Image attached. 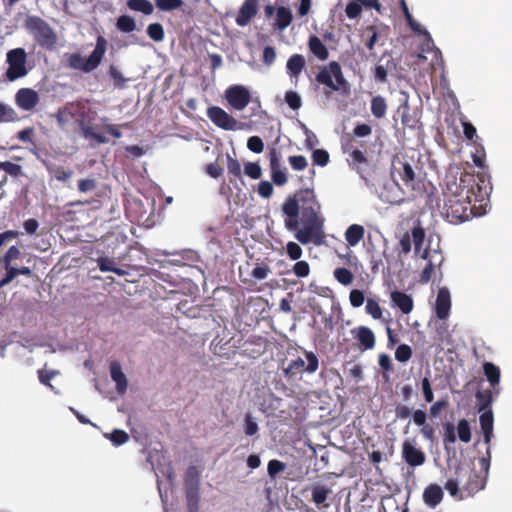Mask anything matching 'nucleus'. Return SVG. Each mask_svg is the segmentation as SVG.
Instances as JSON below:
<instances>
[{
  "label": "nucleus",
  "mask_w": 512,
  "mask_h": 512,
  "mask_svg": "<svg viewBox=\"0 0 512 512\" xmlns=\"http://www.w3.org/2000/svg\"><path fill=\"white\" fill-rule=\"evenodd\" d=\"M349 300L351 306L358 308L362 306L365 301L364 293L361 290L353 289L350 291Z\"/></svg>",
  "instance_id": "obj_60"
},
{
  "label": "nucleus",
  "mask_w": 512,
  "mask_h": 512,
  "mask_svg": "<svg viewBox=\"0 0 512 512\" xmlns=\"http://www.w3.org/2000/svg\"><path fill=\"white\" fill-rule=\"evenodd\" d=\"M286 252L291 260H299L303 253L300 245L293 241L287 243Z\"/></svg>",
  "instance_id": "obj_54"
},
{
  "label": "nucleus",
  "mask_w": 512,
  "mask_h": 512,
  "mask_svg": "<svg viewBox=\"0 0 512 512\" xmlns=\"http://www.w3.org/2000/svg\"><path fill=\"white\" fill-rule=\"evenodd\" d=\"M354 338L360 343L363 350H371L375 347L376 338L374 332L367 326H359L351 330Z\"/></svg>",
  "instance_id": "obj_18"
},
{
  "label": "nucleus",
  "mask_w": 512,
  "mask_h": 512,
  "mask_svg": "<svg viewBox=\"0 0 512 512\" xmlns=\"http://www.w3.org/2000/svg\"><path fill=\"white\" fill-rule=\"evenodd\" d=\"M226 160L227 171L230 176L229 181L232 183L235 179H241L242 171L240 162L230 154H226Z\"/></svg>",
  "instance_id": "obj_33"
},
{
  "label": "nucleus",
  "mask_w": 512,
  "mask_h": 512,
  "mask_svg": "<svg viewBox=\"0 0 512 512\" xmlns=\"http://www.w3.org/2000/svg\"><path fill=\"white\" fill-rule=\"evenodd\" d=\"M225 98L235 110H243L251 101L248 88L243 85H231L225 90Z\"/></svg>",
  "instance_id": "obj_12"
},
{
  "label": "nucleus",
  "mask_w": 512,
  "mask_h": 512,
  "mask_svg": "<svg viewBox=\"0 0 512 512\" xmlns=\"http://www.w3.org/2000/svg\"><path fill=\"white\" fill-rule=\"evenodd\" d=\"M480 471L468 465H458L454 476L450 477L444 485L448 493L458 500L473 497L486 486L490 465L491 451L487 448L486 455L479 459Z\"/></svg>",
  "instance_id": "obj_3"
},
{
  "label": "nucleus",
  "mask_w": 512,
  "mask_h": 512,
  "mask_svg": "<svg viewBox=\"0 0 512 512\" xmlns=\"http://www.w3.org/2000/svg\"><path fill=\"white\" fill-rule=\"evenodd\" d=\"M391 175L398 177L407 189L421 191L422 183L415 173L411 161L405 155H395L391 163Z\"/></svg>",
  "instance_id": "obj_7"
},
{
  "label": "nucleus",
  "mask_w": 512,
  "mask_h": 512,
  "mask_svg": "<svg viewBox=\"0 0 512 512\" xmlns=\"http://www.w3.org/2000/svg\"><path fill=\"white\" fill-rule=\"evenodd\" d=\"M365 310H366V313L369 314L373 319H375V320L382 319V315H383L382 308L380 307L379 303L376 300H374L372 298H368L366 301Z\"/></svg>",
  "instance_id": "obj_41"
},
{
  "label": "nucleus",
  "mask_w": 512,
  "mask_h": 512,
  "mask_svg": "<svg viewBox=\"0 0 512 512\" xmlns=\"http://www.w3.org/2000/svg\"><path fill=\"white\" fill-rule=\"evenodd\" d=\"M344 153L348 154L347 163L354 169L361 178L370 167V153L366 141H357L354 138L348 139L342 144Z\"/></svg>",
  "instance_id": "obj_5"
},
{
  "label": "nucleus",
  "mask_w": 512,
  "mask_h": 512,
  "mask_svg": "<svg viewBox=\"0 0 512 512\" xmlns=\"http://www.w3.org/2000/svg\"><path fill=\"white\" fill-rule=\"evenodd\" d=\"M27 53L23 48H15L7 53L8 69L6 70V78L9 81H15L27 75L26 68Z\"/></svg>",
  "instance_id": "obj_10"
},
{
  "label": "nucleus",
  "mask_w": 512,
  "mask_h": 512,
  "mask_svg": "<svg viewBox=\"0 0 512 512\" xmlns=\"http://www.w3.org/2000/svg\"><path fill=\"white\" fill-rule=\"evenodd\" d=\"M147 34L156 42L162 41L165 37L163 26L160 23L149 24L147 27Z\"/></svg>",
  "instance_id": "obj_43"
},
{
  "label": "nucleus",
  "mask_w": 512,
  "mask_h": 512,
  "mask_svg": "<svg viewBox=\"0 0 512 512\" xmlns=\"http://www.w3.org/2000/svg\"><path fill=\"white\" fill-rule=\"evenodd\" d=\"M285 468H286V465L284 462L277 460V459H272L268 463L267 470H268L269 476L271 478H275L279 473L283 472L285 470Z\"/></svg>",
  "instance_id": "obj_51"
},
{
  "label": "nucleus",
  "mask_w": 512,
  "mask_h": 512,
  "mask_svg": "<svg viewBox=\"0 0 512 512\" xmlns=\"http://www.w3.org/2000/svg\"><path fill=\"white\" fill-rule=\"evenodd\" d=\"M109 75L112 78L114 86L116 88L122 89V88L125 87L126 82L128 81V79L123 77L122 73L120 72V70L116 66L111 65L109 67Z\"/></svg>",
  "instance_id": "obj_47"
},
{
  "label": "nucleus",
  "mask_w": 512,
  "mask_h": 512,
  "mask_svg": "<svg viewBox=\"0 0 512 512\" xmlns=\"http://www.w3.org/2000/svg\"><path fill=\"white\" fill-rule=\"evenodd\" d=\"M285 102L293 110H298L302 106L301 97L295 91H287L285 93Z\"/></svg>",
  "instance_id": "obj_49"
},
{
  "label": "nucleus",
  "mask_w": 512,
  "mask_h": 512,
  "mask_svg": "<svg viewBox=\"0 0 512 512\" xmlns=\"http://www.w3.org/2000/svg\"><path fill=\"white\" fill-rule=\"evenodd\" d=\"M303 354L307 363H305L301 357H298L291 360L288 366L284 369V374L288 379H294L303 372L313 374L318 370L319 359L317 355L314 352L307 350H303Z\"/></svg>",
  "instance_id": "obj_9"
},
{
  "label": "nucleus",
  "mask_w": 512,
  "mask_h": 512,
  "mask_svg": "<svg viewBox=\"0 0 512 512\" xmlns=\"http://www.w3.org/2000/svg\"><path fill=\"white\" fill-rule=\"evenodd\" d=\"M402 458L412 467L421 466L426 460L425 453L408 440L402 444Z\"/></svg>",
  "instance_id": "obj_15"
},
{
  "label": "nucleus",
  "mask_w": 512,
  "mask_h": 512,
  "mask_svg": "<svg viewBox=\"0 0 512 512\" xmlns=\"http://www.w3.org/2000/svg\"><path fill=\"white\" fill-rule=\"evenodd\" d=\"M207 116L214 125L227 131L240 129L242 126L234 117L218 106L209 107L207 109Z\"/></svg>",
  "instance_id": "obj_11"
},
{
  "label": "nucleus",
  "mask_w": 512,
  "mask_h": 512,
  "mask_svg": "<svg viewBox=\"0 0 512 512\" xmlns=\"http://www.w3.org/2000/svg\"><path fill=\"white\" fill-rule=\"evenodd\" d=\"M293 15L288 7L280 6L276 10L275 27L279 30L286 29L292 22Z\"/></svg>",
  "instance_id": "obj_29"
},
{
  "label": "nucleus",
  "mask_w": 512,
  "mask_h": 512,
  "mask_svg": "<svg viewBox=\"0 0 512 512\" xmlns=\"http://www.w3.org/2000/svg\"><path fill=\"white\" fill-rule=\"evenodd\" d=\"M443 496V490L438 484L428 485L423 492V500L425 504L431 508H435L439 505Z\"/></svg>",
  "instance_id": "obj_22"
},
{
  "label": "nucleus",
  "mask_w": 512,
  "mask_h": 512,
  "mask_svg": "<svg viewBox=\"0 0 512 512\" xmlns=\"http://www.w3.org/2000/svg\"><path fill=\"white\" fill-rule=\"evenodd\" d=\"M371 113L375 118L381 119L386 115L387 111V102L386 99L377 95L371 99Z\"/></svg>",
  "instance_id": "obj_30"
},
{
  "label": "nucleus",
  "mask_w": 512,
  "mask_h": 512,
  "mask_svg": "<svg viewBox=\"0 0 512 512\" xmlns=\"http://www.w3.org/2000/svg\"><path fill=\"white\" fill-rule=\"evenodd\" d=\"M305 67V59L300 54L292 55L286 64L287 73L290 77L295 78V82L298 81V77Z\"/></svg>",
  "instance_id": "obj_26"
},
{
  "label": "nucleus",
  "mask_w": 512,
  "mask_h": 512,
  "mask_svg": "<svg viewBox=\"0 0 512 512\" xmlns=\"http://www.w3.org/2000/svg\"><path fill=\"white\" fill-rule=\"evenodd\" d=\"M106 49L107 41L103 36L99 35L96 40V46L88 58H84L78 53H73L68 58V65L72 69L85 73L92 72L100 65Z\"/></svg>",
  "instance_id": "obj_6"
},
{
  "label": "nucleus",
  "mask_w": 512,
  "mask_h": 512,
  "mask_svg": "<svg viewBox=\"0 0 512 512\" xmlns=\"http://www.w3.org/2000/svg\"><path fill=\"white\" fill-rule=\"evenodd\" d=\"M188 512H198L200 493L199 488L185 489Z\"/></svg>",
  "instance_id": "obj_35"
},
{
  "label": "nucleus",
  "mask_w": 512,
  "mask_h": 512,
  "mask_svg": "<svg viewBox=\"0 0 512 512\" xmlns=\"http://www.w3.org/2000/svg\"><path fill=\"white\" fill-rule=\"evenodd\" d=\"M425 240V230L417 225L413 227L411 233L406 232L399 241L401 253L407 255L411 251V242L413 241L415 253L418 254Z\"/></svg>",
  "instance_id": "obj_13"
},
{
  "label": "nucleus",
  "mask_w": 512,
  "mask_h": 512,
  "mask_svg": "<svg viewBox=\"0 0 512 512\" xmlns=\"http://www.w3.org/2000/svg\"><path fill=\"white\" fill-rule=\"evenodd\" d=\"M200 474L195 466H189L184 476V489L199 488Z\"/></svg>",
  "instance_id": "obj_31"
},
{
  "label": "nucleus",
  "mask_w": 512,
  "mask_h": 512,
  "mask_svg": "<svg viewBox=\"0 0 512 512\" xmlns=\"http://www.w3.org/2000/svg\"><path fill=\"white\" fill-rule=\"evenodd\" d=\"M86 105L82 102H69L59 108L56 113V120L60 126L65 125L70 120H76L77 117L83 116Z\"/></svg>",
  "instance_id": "obj_14"
},
{
  "label": "nucleus",
  "mask_w": 512,
  "mask_h": 512,
  "mask_svg": "<svg viewBox=\"0 0 512 512\" xmlns=\"http://www.w3.org/2000/svg\"><path fill=\"white\" fill-rule=\"evenodd\" d=\"M0 170L11 176H18L21 173V166L10 161H4L0 162Z\"/></svg>",
  "instance_id": "obj_58"
},
{
  "label": "nucleus",
  "mask_w": 512,
  "mask_h": 512,
  "mask_svg": "<svg viewBox=\"0 0 512 512\" xmlns=\"http://www.w3.org/2000/svg\"><path fill=\"white\" fill-rule=\"evenodd\" d=\"M116 26L121 32L130 33L135 30L136 23L130 16L122 15L117 19Z\"/></svg>",
  "instance_id": "obj_40"
},
{
  "label": "nucleus",
  "mask_w": 512,
  "mask_h": 512,
  "mask_svg": "<svg viewBox=\"0 0 512 512\" xmlns=\"http://www.w3.org/2000/svg\"><path fill=\"white\" fill-rule=\"evenodd\" d=\"M87 117H88V109L86 108L84 110L83 116L77 117L75 120L82 132V135L85 138L94 139L98 144L107 143L108 139L104 135L94 132L93 127L86 120Z\"/></svg>",
  "instance_id": "obj_20"
},
{
  "label": "nucleus",
  "mask_w": 512,
  "mask_h": 512,
  "mask_svg": "<svg viewBox=\"0 0 512 512\" xmlns=\"http://www.w3.org/2000/svg\"><path fill=\"white\" fill-rule=\"evenodd\" d=\"M312 160L315 165L325 166L329 162V154L324 149H316L312 152Z\"/></svg>",
  "instance_id": "obj_53"
},
{
  "label": "nucleus",
  "mask_w": 512,
  "mask_h": 512,
  "mask_svg": "<svg viewBox=\"0 0 512 512\" xmlns=\"http://www.w3.org/2000/svg\"><path fill=\"white\" fill-rule=\"evenodd\" d=\"M38 93L31 88H21L15 95L17 106L25 111H30L39 103Z\"/></svg>",
  "instance_id": "obj_16"
},
{
  "label": "nucleus",
  "mask_w": 512,
  "mask_h": 512,
  "mask_svg": "<svg viewBox=\"0 0 512 512\" xmlns=\"http://www.w3.org/2000/svg\"><path fill=\"white\" fill-rule=\"evenodd\" d=\"M372 133V127L369 124L361 123L357 124L353 129L351 138H364L370 136Z\"/></svg>",
  "instance_id": "obj_55"
},
{
  "label": "nucleus",
  "mask_w": 512,
  "mask_h": 512,
  "mask_svg": "<svg viewBox=\"0 0 512 512\" xmlns=\"http://www.w3.org/2000/svg\"><path fill=\"white\" fill-rule=\"evenodd\" d=\"M315 81L325 86L324 94L327 97L335 91L343 95H349L351 92V85L345 78L342 67L337 61H331L320 68L315 76Z\"/></svg>",
  "instance_id": "obj_4"
},
{
  "label": "nucleus",
  "mask_w": 512,
  "mask_h": 512,
  "mask_svg": "<svg viewBox=\"0 0 512 512\" xmlns=\"http://www.w3.org/2000/svg\"><path fill=\"white\" fill-rule=\"evenodd\" d=\"M478 411H487L486 409L492 403V391L487 389L484 391H478L475 395Z\"/></svg>",
  "instance_id": "obj_38"
},
{
  "label": "nucleus",
  "mask_w": 512,
  "mask_h": 512,
  "mask_svg": "<svg viewBox=\"0 0 512 512\" xmlns=\"http://www.w3.org/2000/svg\"><path fill=\"white\" fill-rule=\"evenodd\" d=\"M284 226L295 231L294 237L301 244L320 246L325 242V218L313 189H300L288 196L282 204Z\"/></svg>",
  "instance_id": "obj_1"
},
{
  "label": "nucleus",
  "mask_w": 512,
  "mask_h": 512,
  "mask_svg": "<svg viewBox=\"0 0 512 512\" xmlns=\"http://www.w3.org/2000/svg\"><path fill=\"white\" fill-rule=\"evenodd\" d=\"M127 6L130 10L142 12L145 15H150L154 11L152 3L148 0H128Z\"/></svg>",
  "instance_id": "obj_34"
},
{
  "label": "nucleus",
  "mask_w": 512,
  "mask_h": 512,
  "mask_svg": "<svg viewBox=\"0 0 512 512\" xmlns=\"http://www.w3.org/2000/svg\"><path fill=\"white\" fill-rule=\"evenodd\" d=\"M395 66L396 64L394 63L393 59L387 60L386 65H376L374 69V78L376 82H386L388 71L391 70L392 68H395Z\"/></svg>",
  "instance_id": "obj_36"
},
{
  "label": "nucleus",
  "mask_w": 512,
  "mask_h": 512,
  "mask_svg": "<svg viewBox=\"0 0 512 512\" xmlns=\"http://www.w3.org/2000/svg\"><path fill=\"white\" fill-rule=\"evenodd\" d=\"M421 388L424 399L427 403H431L434 400V393L428 377H424L421 381Z\"/></svg>",
  "instance_id": "obj_62"
},
{
  "label": "nucleus",
  "mask_w": 512,
  "mask_h": 512,
  "mask_svg": "<svg viewBox=\"0 0 512 512\" xmlns=\"http://www.w3.org/2000/svg\"><path fill=\"white\" fill-rule=\"evenodd\" d=\"M259 430L258 424L250 413L245 415L244 433L246 436H253Z\"/></svg>",
  "instance_id": "obj_52"
},
{
  "label": "nucleus",
  "mask_w": 512,
  "mask_h": 512,
  "mask_svg": "<svg viewBox=\"0 0 512 512\" xmlns=\"http://www.w3.org/2000/svg\"><path fill=\"white\" fill-rule=\"evenodd\" d=\"M361 12L362 5L357 1L348 3L345 9V13L347 17L350 19L357 18L361 14Z\"/></svg>",
  "instance_id": "obj_63"
},
{
  "label": "nucleus",
  "mask_w": 512,
  "mask_h": 512,
  "mask_svg": "<svg viewBox=\"0 0 512 512\" xmlns=\"http://www.w3.org/2000/svg\"><path fill=\"white\" fill-rule=\"evenodd\" d=\"M24 26L41 47L52 48L56 44V33L41 17L35 15L27 16Z\"/></svg>",
  "instance_id": "obj_8"
},
{
  "label": "nucleus",
  "mask_w": 512,
  "mask_h": 512,
  "mask_svg": "<svg viewBox=\"0 0 512 512\" xmlns=\"http://www.w3.org/2000/svg\"><path fill=\"white\" fill-rule=\"evenodd\" d=\"M492 187L484 174L474 175L469 172L447 180L445 190L444 216L452 224H460L470 220L478 213L479 207L486 204Z\"/></svg>",
  "instance_id": "obj_2"
},
{
  "label": "nucleus",
  "mask_w": 512,
  "mask_h": 512,
  "mask_svg": "<svg viewBox=\"0 0 512 512\" xmlns=\"http://www.w3.org/2000/svg\"><path fill=\"white\" fill-rule=\"evenodd\" d=\"M457 436L464 443L471 441V428L469 422L466 419H461L458 421Z\"/></svg>",
  "instance_id": "obj_39"
},
{
  "label": "nucleus",
  "mask_w": 512,
  "mask_h": 512,
  "mask_svg": "<svg viewBox=\"0 0 512 512\" xmlns=\"http://www.w3.org/2000/svg\"><path fill=\"white\" fill-rule=\"evenodd\" d=\"M20 255H21V252H20L19 248L16 246H11L2 259L4 266H8V265L12 264V262L14 260L18 259L20 257Z\"/></svg>",
  "instance_id": "obj_64"
},
{
  "label": "nucleus",
  "mask_w": 512,
  "mask_h": 512,
  "mask_svg": "<svg viewBox=\"0 0 512 512\" xmlns=\"http://www.w3.org/2000/svg\"><path fill=\"white\" fill-rule=\"evenodd\" d=\"M268 157H269V166H270L271 173H274L275 171H280V170L286 169V167L281 165V162H280L281 155L277 151L276 148H271L269 150Z\"/></svg>",
  "instance_id": "obj_44"
},
{
  "label": "nucleus",
  "mask_w": 512,
  "mask_h": 512,
  "mask_svg": "<svg viewBox=\"0 0 512 512\" xmlns=\"http://www.w3.org/2000/svg\"><path fill=\"white\" fill-rule=\"evenodd\" d=\"M484 374L489 381L490 385L494 388L500 382V369L498 366L491 362H485L483 364Z\"/></svg>",
  "instance_id": "obj_32"
},
{
  "label": "nucleus",
  "mask_w": 512,
  "mask_h": 512,
  "mask_svg": "<svg viewBox=\"0 0 512 512\" xmlns=\"http://www.w3.org/2000/svg\"><path fill=\"white\" fill-rule=\"evenodd\" d=\"M308 46L312 54L316 56L319 60L324 61L328 59V49L317 36H311L309 38Z\"/></svg>",
  "instance_id": "obj_28"
},
{
  "label": "nucleus",
  "mask_w": 512,
  "mask_h": 512,
  "mask_svg": "<svg viewBox=\"0 0 512 512\" xmlns=\"http://www.w3.org/2000/svg\"><path fill=\"white\" fill-rule=\"evenodd\" d=\"M292 271L297 277L304 278L310 274V266L306 261H297Z\"/></svg>",
  "instance_id": "obj_57"
},
{
  "label": "nucleus",
  "mask_w": 512,
  "mask_h": 512,
  "mask_svg": "<svg viewBox=\"0 0 512 512\" xmlns=\"http://www.w3.org/2000/svg\"><path fill=\"white\" fill-rule=\"evenodd\" d=\"M244 173L251 179H259L262 176V169L257 162H248L244 166Z\"/></svg>",
  "instance_id": "obj_50"
},
{
  "label": "nucleus",
  "mask_w": 512,
  "mask_h": 512,
  "mask_svg": "<svg viewBox=\"0 0 512 512\" xmlns=\"http://www.w3.org/2000/svg\"><path fill=\"white\" fill-rule=\"evenodd\" d=\"M110 376L116 383L117 392L120 394L124 393L127 390V379L121 365L116 361L110 363Z\"/></svg>",
  "instance_id": "obj_24"
},
{
  "label": "nucleus",
  "mask_w": 512,
  "mask_h": 512,
  "mask_svg": "<svg viewBox=\"0 0 512 512\" xmlns=\"http://www.w3.org/2000/svg\"><path fill=\"white\" fill-rule=\"evenodd\" d=\"M479 421H480L481 430L483 432L484 442H485V444L489 445L491 442V439L493 437L494 418H493L492 411L491 410L484 411L480 415Z\"/></svg>",
  "instance_id": "obj_25"
},
{
  "label": "nucleus",
  "mask_w": 512,
  "mask_h": 512,
  "mask_svg": "<svg viewBox=\"0 0 512 512\" xmlns=\"http://www.w3.org/2000/svg\"><path fill=\"white\" fill-rule=\"evenodd\" d=\"M444 438L443 442L444 445L447 446L448 444H453L457 440V436L455 434V428L452 423H446L444 425Z\"/></svg>",
  "instance_id": "obj_61"
},
{
  "label": "nucleus",
  "mask_w": 512,
  "mask_h": 512,
  "mask_svg": "<svg viewBox=\"0 0 512 512\" xmlns=\"http://www.w3.org/2000/svg\"><path fill=\"white\" fill-rule=\"evenodd\" d=\"M451 309V297L450 292L446 287H442L438 290L436 302H435V313L436 316L445 320L448 318Z\"/></svg>",
  "instance_id": "obj_17"
},
{
  "label": "nucleus",
  "mask_w": 512,
  "mask_h": 512,
  "mask_svg": "<svg viewBox=\"0 0 512 512\" xmlns=\"http://www.w3.org/2000/svg\"><path fill=\"white\" fill-rule=\"evenodd\" d=\"M365 229L362 225L352 224L345 231V240L349 246L355 247L364 238Z\"/></svg>",
  "instance_id": "obj_27"
},
{
  "label": "nucleus",
  "mask_w": 512,
  "mask_h": 512,
  "mask_svg": "<svg viewBox=\"0 0 512 512\" xmlns=\"http://www.w3.org/2000/svg\"><path fill=\"white\" fill-rule=\"evenodd\" d=\"M331 493L332 490L326 485L314 484L311 486V500L319 510L327 509L330 506L327 499Z\"/></svg>",
  "instance_id": "obj_19"
},
{
  "label": "nucleus",
  "mask_w": 512,
  "mask_h": 512,
  "mask_svg": "<svg viewBox=\"0 0 512 512\" xmlns=\"http://www.w3.org/2000/svg\"><path fill=\"white\" fill-rule=\"evenodd\" d=\"M247 148L254 153H261L264 150V143L259 136H251L247 141Z\"/></svg>",
  "instance_id": "obj_59"
},
{
  "label": "nucleus",
  "mask_w": 512,
  "mask_h": 512,
  "mask_svg": "<svg viewBox=\"0 0 512 512\" xmlns=\"http://www.w3.org/2000/svg\"><path fill=\"white\" fill-rule=\"evenodd\" d=\"M412 349L407 344H400L395 351V358L401 363L409 361L412 357Z\"/></svg>",
  "instance_id": "obj_46"
},
{
  "label": "nucleus",
  "mask_w": 512,
  "mask_h": 512,
  "mask_svg": "<svg viewBox=\"0 0 512 512\" xmlns=\"http://www.w3.org/2000/svg\"><path fill=\"white\" fill-rule=\"evenodd\" d=\"M390 297L393 305L398 307L402 313L409 314L413 310L414 302L410 295L401 291H393Z\"/></svg>",
  "instance_id": "obj_23"
},
{
  "label": "nucleus",
  "mask_w": 512,
  "mask_h": 512,
  "mask_svg": "<svg viewBox=\"0 0 512 512\" xmlns=\"http://www.w3.org/2000/svg\"><path fill=\"white\" fill-rule=\"evenodd\" d=\"M257 6V0H245L237 14L236 23L239 26L249 24L251 19L257 14Z\"/></svg>",
  "instance_id": "obj_21"
},
{
  "label": "nucleus",
  "mask_w": 512,
  "mask_h": 512,
  "mask_svg": "<svg viewBox=\"0 0 512 512\" xmlns=\"http://www.w3.org/2000/svg\"><path fill=\"white\" fill-rule=\"evenodd\" d=\"M333 276L343 286L351 285L354 280L353 273L345 267L336 268L333 271Z\"/></svg>",
  "instance_id": "obj_37"
},
{
  "label": "nucleus",
  "mask_w": 512,
  "mask_h": 512,
  "mask_svg": "<svg viewBox=\"0 0 512 512\" xmlns=\"http://www.w3.org/2000/svg\"><path fill=\"white\" fill-rule=\"evenodd\" d=\"M105 437L116 446L122 445L129 440V435L120 429H114L110 434H105Z\"/></svg>",
  "instance_id": "obj_45"
},
{
  "label": "nucleus",
  "mask_w": 512,
  "mask_h": 512,
  "mask_svg": "<svg viewBox=\"0 0 512 512\" xmlns=\"http://www.w3.org/2000/svg\"><path fill=\"white\" fill-rule=\"evenodd\" d=\"M288 161L291 167L296 171H302L308 165L307 159L303 155L290 156Z\"/></svg>",
  "instance_id": "obj_56"
},
{
  "label": "nucleus",
  "mask_w": 512,
  "mask_h": 512,
  "mask_svg": "<svg viewBox=\"0 0 512 512\" xmlns=\"http://www.w3.org/2000/svg\"><path fill=\"white\" fill-rule=\"evenodd\" d=\"M155 5L159 10L172 11L183 5V0H155Z\"/></svg>",
  "instance_id": "obj_48"
},
{
  "label": "nucleus",
  "mask_w": 512,
  "mask_h": 512,
  "mask_svg": "<svg viewBox=\"0 0 512 512\" xmlns=\"http://www.w3.org/2000/svg\"><path fill=\"white\" fill-rule=\"evenodd\" d=\"M18 119L16 111L9 105L0 103V123L13 122Z\"/></svg>",
  "instance_id": "obj_42"
}]
</instances>
